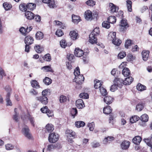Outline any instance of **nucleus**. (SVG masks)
Here are the masks:
<instances>
[{
  "mask_svg": "<svg viewBox=\"0 0 152 152\" xmlns=\"http://www.w3.org/2000/svg\"><path fill=\"white\" fill-rule=\"evenodd\" d=\"M120 78H115L114 80L115 83L114 84L111 86L110 88V90L112 92H114L117 89V87H121L122 86L120 82Z\"/></svg>",
  "mask_w": 152,
  "mask_h": 152,
  "instance_id": "1",
  "label": "nucleus"
},
{
  "mask_svg": "<svg viewBox=\"0 0 152 152\" xmlns=\"http://www.w3.org/2000/svg\"><path fill=\"white\" fill-rule=\"evenodd\" d=\"M59 137L58 134H50L48 140L50 142L55 143L58 141Z\"/></svg>",
  "mask_w": 152,
  "mask_h": 152,
  "instance_id": "2",
  "label": "nucleus"
},
{
  "mask_svg": "<svg viewBox=\"0 0 152 152\" xmlns=\"http://www.w3.org/2000/svg\"><path fill=\"white\" fill-rule=\"evenodd\" d=\"M120 25L121 26L120 31H121L126 30L127 28L129 27L127 20L125 19H123L121 20Z\"/></svg>",
  "mask_w": 152,
  "mask_h": 152,
  "instance_id": "3",
  "label": "nucleus"
},
{
  "mask_svg": "<svg viewBox=\"0 0 152 152\" xmlns=\"http://www.w3.org/2000/svg\"><path fill=\"white\" fill-rule=\"evenodd\" d=\"M120 82L122 84L123 83L125 85H127L130 84L133 80V78L131 77L126 78L124 80H123L122 79L120 78Z\"/></svg>",
  "mask_w": 152,
  "mask_h": 152,
  "instance_id": "4",
  "label": "nucleus"
},
{
  "mask_svg": "<svg viewBox=\"0 0 152 152\" xmlns=\"http://www.w3.org/2000/svg\"><path fill=\"white\" fill-rule=\"evenodd\" d=\"M41 112L43 113H47V115L48 117H51L53 115V112L50 111L47 106H45L41 109Z\"/></svg>",
  "mask_w": 152,
  "mask_h": 152,
  "instance_id": "5",
  "label": "nucleus"
},
{
  "mask_svg": "<svg viewBox=\"0 0 152 152\" xmlns=\"http://www.w3.org/2000/svg\"><path fill=\"white\" fill-rule=\"evenodd\" d=\"M84 79V78L83 75H80L75 77L74 79V81L76 83L77 85H80L83 83Z\"/></svg>",
  "mask_w": 152,
  "mask_h": 152,
  "instance_id": "6",
  "label": "nucleus"
},
{
  "mask_svg": "<svg viewBox=\"0 0 152 152\" xmlns=\"http://www.w3.org/2000/svg\"><path fill=\"white\" fill-rule=\"evenodd\" d=\"M36 99L42 103L44 104H46L48 102V98L45 96L37 97L36 98Z\"/></svg>",
  "mask_w": 152,
  "mask_h": 152,
  "instance_id": "7",
  "label": "nucleus"
},
{
  "mask_svg": "<svg viewBox=\"0 0 152 152\" xmlns=\"http://www.w3.org/2000/svg\"><path fill=\"white\" fill-rule=\"evenodd\" d=\"M85 18L87 20H91L93 19L92 13L90 10H87L85 12Z\"/></svg>",
  "mask_w": 152,
  "mask_h": 152,
  "instance_id": "8",
  "label": "nucleus"
},
{
  "mask_svg": "<svg viewBox=\"0 0 152 152\" xmlns=\"http://www.w3.org/2000/svg\"><path fill=\"white\" fill-rule=\"evenodd\" d=\"M130 144V142L128 141H124L121 145V148L123 150L127 149L129 148Z\"/></svg>",
  "mask_w": 152,
  "mask_h": 152,
  "instance_id": "9",
  "label": "nucleus"
},
{
  "mask_svg": "<svg viewBox=\"0 0 152 152\" xmlns=\"http://www.w3.org/2000/svg\"><path fill=\"white\" fill-rule=\"evenodd\" d=\"M75 56L77 57H80L84 54L83 51L79 48H76L74 51Z\"/></svg>",
  "mask_w": 152,
  "mask_h": 152,
  "instance_id": "10",
  "label": "nucleus"
},
{
  "mask_svg": "<svg viewBox=\"0 0 152 152\" xmlns=\"http://www.w3.org/2000/svg\"><path fill=\"white\" fill-rule=\"evenodd\" d=\"M76 106L79 109H82L85 107L83 101L82 99H79L76 101Z\"/></svg>",
  "mask_w": 152,
  "mask_h": 152,
  "instance_id": "11",
  "label": "nucleus"
},
{
  "mask_svg": "<svg viewBox=\"0 0 152 152\" xmlns=\"http://www.w3.org/2000/svg\"><path fill=\"white\" fill-rule=\"evenodd\" d=\"M69 35L70 38L72 40H75L78 37V33L75 31H70Z\"/></svg>",
  "mask_w": 152,
  "mask_h": 152,
  "instance_id": "12",
  "label": "nucleus"
},
{
  "mask_svg": "<svg viewBox=\"0 0 152 152\" xmlns=\"http://www.w3.org/2000/svg\"><path fill=\"white\" fill-rule=\"evenodd\" d=\"M33 38L30 36H26L24 39L25 43L26 44L31 45L33 43Z\"/></svg>",
  "mask_w": 152,
  "mask_h": 152,
  "instance_id": "13",
  "label": "nucleus"
},
{
  "mask_svg": "<svg viewBox=\"0 0 152 152\" xmlns=\"http://www.w3.org/2000/svg\"><path fill=\"white\" fill-rule=\"evenodd\" d=\"M89 42L92 44L96 43L97 39L96 36L90 34L89 36Z\"/></svg>",
  "mask_w": 152,
  "mask_h": 152,
  "instance_id": "14",
  "label": "nucleus"
},
{
  "mask_svg": "<svg viewBox=\"0 0 152 152\" xmlns=\"http://www.w3.org/2000/svg\"><path fill=\"white\" fill-rule=\"evenodd\" d=\"M149 51H143L142 53L143 59L144 61H146L149 57Z\"/></svg>",
  "mask_w": 152,
  "mask_h": 152,
  "instance_id": "15",
  "label": "nucleus"
},
{
  "mask_svg": "<svg viewBox=\"0 0 152 152\" xmlns=\"http://www.w3.org/2000/svg\"><path fill=\"white\" fill-rule=\"evenodd\" d=\"M25 16L27 19L29 20L32 19L34 18V14L29 11H27L25 12Z\"/></svg>",
  "mask_w": 152,
  "mask_h": 152,
  "instance_id": "16",
  "label": "nucleus"
},
{
  "mask_svg": "<svg viewBox=\"0 0 152 152\" xmlns=\"http://www.w3.org/2000/svg\"><path fill=\"white\" fill-rule=\"evenodd\" d=\"M109 6L111 12L113 13L116 12L118 10V7H116L113 3H110L109 4Z\"/></svg>",
  "mask_w": 152,
  "mask_h": 152,
  "instance_id": "17",
  "label": "nucleus"
},
{
  "mask_svg": "<svg viewBox=\"0 0 152 152\" xmlns=\"http://www.w3.org/2000/svg\"><path fill=\"white\" fill-rule=\"evenodd\" d=\"M116 33L115 32H110L108 36V39L112 42L116 38Z\"/></svg>",
  "mask_w": 152,
  "mask_h": 152,
  "instance_id": "18",
  "label": "nucleus"
},
{
  "mask_svg": "<svg viewBox=\"0 0 152 152\" xmlns=\"http://www.w3.org/2000/svg\"><path fill=\"white\" fill-rule=\"evenodd\" d=\"M113 98L110 96L105 97L104 99V102L107 104L111 103L113 101Z\"/></svg>",
  "mask_w": 152,
  "mask_h": 152,
  "instance_id": "19",
  "label": "nucleus"
},
{
  "mask_svg": "<svg viewBox=\"0 0 152 152\" xmlns=\"http://www.w3.org/2000/svg\"><path fill=\"white\" fill-rule=\"evenodd\" d=\"M72 22L76 24L80 22L81 20L79 16L74 15H72Z\"/></svg>",
  "mask_w": 152,
  "mask_h": 152,
  "instance_id": "20",
  "label": "nucleus"
},
{
  "mask_svg": "<svg viewBox=\"0 0 152 152\" xmlns=\"http://www.w3.org/2000/svg\"><path fill=\"white\" fill-rule=\"evenodd\" d=\"M94 87L95 89L100 88L102 87L101 86L102 85V82L101 81L96 80H94Z\"/></svg>",
  "mask_w": 152,
  "mask_h": 152,
  "instance_id": "21",
  "label": "nucleus"
},
{
  "mask_svg": "<svg viewBox=\"0 0 152 152\" xmlns=\"http://www.w3.org/2000/svg\"><path fill=\"white\" fill-rule=\"evenodd\" d=\"M142 139L139 136H136L133 139V142L136 145H138L141 141Z\"/></svg>",
  "mask_w": 152,
  "mask_h": 152,
  "instance_id": "22",
  "label": "nucleus"
},
{
  "mask_svg": "<svg viewBox=\"0 0 152 152\" xmlns=\"http://www.w3.org/2000/svg\"><path fill=\"white\" fill-rule=\"evenodd\" d=\"M103 111L104 113L106 114H108L111 112L112 110L110 106H107L106 107H104Z\"/></svg>",
  "mask_w": 152,
  "mask_h": 152,
  "instance_id": "23",
  "label": "nucleus"
},
{
  "mask_svg": "<svg viewBox=\"0 0 152 152\" xmlns=\"http://www.w3.org/2000/svg\"><path fill=\"white\" fill-rule=\"evenodd\" d=\"M45 128L47 131L50 133L52 132L54 129L53 126L50 124H48L46 125Z\"/></svg>",
  "mask_w": 152,
  "mask_h": 152,
  "instance_id": "24",
  "label": "nucleus"
},
{
  "mask_svg": "<svg viewBox=\"0 0 152 152\" xmlns=\"http://www.w3.org/2000/svg\"><path fill=\"white\" fill-rule=\"evenodd\" d=\"M114 137H113L108 136L104 139L103 143L104 144H107L109 142L114 140Z\"/></svg>",
  "mask_w": 152,
  "mask_h": 152,
  "instance_id": "25",
  "label": "nucleus"
},
{
  "mask_svg": "<svg viewBox=\"0 0 152 152\" xmlns=\"http://www.w3.org/2000/svg\"><path fill=\"white\" fill-rule=\"evenodd\" d=\"M31 83L32 86L33 88H38L40 87L38 83L36 80H31Z\"/></svg>",
  "mask_w": 152,
  "mask_h": 152,
  "instance_id": "26",
  "label": "nucleus"
},
{
  "mask_svg": "<svg viewBox=\"0 0 152 152\" xmlns=\"http://www.w3.org/2000/svg\"><path fill=\"white\" fill-rule=\"evenodd\" d=\"M148 115L146 114H144L142 115L140 118V119L141 121L144 122H147L148 120Z\"/></svg>",
  "mask_w": 152,
  "mask_h": 152,
  "instance_id": "27",
  "label": "nucleus"
},
{
  "mask_svg": "<svg viewBox=\"0 0 152 152\" xmlns=\"http://www.w3.org/2000/svg\"><path fill=\"white\" fill-rule=\"evenodd\" d=\"M122 74L124 76H128L130 74V72L127 68H124L122 70Z\"/></svg>",
  "mask_w": 152,
  "mask_h": 152,
  "instance_id": "28",
  "label": "nucleus"
},
{
  "mask_svg": "<svg viewBox=\"0 0 152 152\" xmlns=\"http://www.w3.org/2000/svg\"><path fill=\"white\" fill-rule=\"evenodd\" d=\"M67 137V140L71 143L72 141V139L75 138L74 134H66Z\"/></svg>",
  "mask_w": 152,
  "mask_h": 152,
  "instance_id": "29",
  "label": "nucleus"
},
{
  "mask_svg": "<svg viewBox=\"0 0 152 152\" xmlns=\"http://www.w3.org/2000/svg\"><path fill=\"white\" fill-rule=\"evenodd\" d=\"M140 119V117L137 115H134L132 116L130 118V121L131 123H134L136 122Z\"/></svg>",
  "mask_w": 152,
  "mask_h": 152,
  "instance_id": "30",
  "label": "nucleus"
},
{
  "mask_svg": "<svg viewBox=\"0 0 152 152\" xmlns=\"http://www.w3.org/2000/svg\"><path fill=\"white\" fill-rule=\"evenodd\" d=\"M85 123L81 121H77L75 122V125L77 128H80L83 127L85 125Z\"/></svg>",
  "mask_w": 152,
  "mask_h": 152,
  "instance_id": "31",
  "label": "nucleus"
},
{
  "mask_svg": "<svg viewBox=\"0 0 152 152\" xmlns=\"http://www.w3.org/2000/svg\"><path fill=\"white\" fill-rule=\"evenodd\" d=\"M3 6L6 10H9L12 7L11 4L7 2H4L3 4Z\"/></svg>",
  "mask_w": 152,
  "mask_h": 152,
  "instance_id": "32",
  "label": "nucleus"
},
{
  "mask_svg": "<svg viewBox=\"0 0 152 152\" xmlns=\"http://www.w3.org/2000/svg\"><path fill=\"white\" fill-rule=\"evenodd\" d=\"M34 49L36 52L38 53H40L43 50V48L38 45H36Z\"/></svg>",
  "mask_w": 152,
  "mask_h": 152,
  "instance_id": "33",
  "label": "nucleus"
},
{
  "mask_svg": "<svg viewBox=\"0 0 152 152\" xmlns=\"http://www.w3.org/2000/svg\"><path fill=\"white\" fill-rule=\"evenodd\" d=\"M36 38L37 39L41 40L43 38V34L41 31H38L36 34Z\"/></svg>",
  "mask_w": 152,
  "mask_h": 152,
  "instance_id": "34",
  "label": "nucleus"
},
{
  "mask_svg": "<svg viewBox=\"0 0 152 152\" xmlns=\"http://www.w3.org/2000/svg\"><path fill=\"white\" fill-rule=\"evenodd\" d=\"M126 6L128 9V11L129 12H131L132 11V2L129 0H127L126 1Z\"/></svg>",
  "mask_w": 152,
  "mask_h": 152,
  "instance_id": "35",
  "label": "nucleus"
},
{
  "mask_svg": "<svg viewBox=\"0 0 152 152\" xmlns=\"http://www.w3.org/2000/svg\"><path fill=\"white\" fill-rule=\"evenodd\" d=\"M137 88L139 91H142L146 89V87L144 85L138 83L137 86Z\"/></svg>",
  "mask_w": 152,
  "mask_h": 152,
  "instance_id": "36",
  "label": "nucleus"
},
{
  "mask_svg": "<svg viewBox=\"0 0 152 152\" xmlns=\"http://www.w3.org/2000/svg\"><path fill=\"white\" fill-rule=\"evenodd\" d=\"M42 70H43V71L45 72H53V71L51 67L49 66H44L42 67L41 68V69Z\"/></svg>",
  "mask_w": 152,
  "mask_h": 152,
  "instance_id": "37",
  "label": "nucleus"
},
{
  "mask_svg": "<svg viewBox=\"0 0 152 152\" xmlns=\"http://www.w3.org/2000/svg\"><path fill=\"white\" fill-rule=\"evenodd\" d=\"M14 145L11 143H7L5 145V148L6 150L10 151L12 150L14 148Z\"/></svg>",
  "mask_w": 152,
  "mask_h": 152,
  "instance_id": "38",
  "label": "nucleus"
},
{
  "mask_svg": "<svg viewBox=\"0 0 152 152\" xmlns=\"http://www.w3.org/2000/svg\"><path fill=\"white\" fill-rule=\"evenodd\" d=\"M122 41L121 40L115 38V39L112 42V43L116 46H119L121 43Z\"/></svg>",
  "mask_w": 152,
  "mask_h": 152,
  "instance_id": "39",
  "label": "nucleus"
},
{
  "mask_svg": "<svg viewBox=\"0 0 152 152\" xmlns=\"http://www.w3.org/2000/svg\"><path fill=\"white\" fill-rule=\"evenodd\" d=\"M36 7V4L32 3H29L26 5L27 8L30 10H33Z\"/></svg>",
  "mask_w": 152,
  "mask_h": 152,
  "instance_id": "40",
  "label": "nucleus"
},
{
  "mask_svg": "<svg viewBox=\"0 0 152 152\" xmlns=\"http://www.w3.org/2000/svg\"><path fill=\"white\" fill-rule=\"evenodd\" d=\"M116 18L114 16H110L108 18L107 20L110 23H115L116 21Z\"/></svg>",
  "mask_w": 152,
  "mask_h": 152,
  "instance_id": "41",
  "label": "nucleus"
},
{
  "mask_svg": "<svg viewBox=\"0 0 152 152\" xmlns=\"http://www.w3.org/2000/svg\"><path fill=\"white\" fill-rule=\"evenodd\" d=\"M99 91L101 94L103 96H105L107 94V91L102 87L100 88Z\"/></svg>",
  "mask_w": 152,
  "mask_h": 152,
  "instance_id": "42",
  "label": "nucleus"
},
{
  "mask_svg": "<svg viewBox=\"0 0 152 152\" xmlns=\"http://www.w3.org/2000/svg\"><path fill=\"white\" fill-rule=\"evenodd\" d=\"M102 26L106 28H109L110 27V23L107 21H104L102 24Z\"/></svg>",
  "mask_w": 152,
  "mask_h": 152,
  "instance_id": "43",
  "label": "nucleus"
},
{
  "mask_svg": "<svg viewBox=\"0 0 152 152\" xmlns=\"http://www.w3.org/2000/svg\"><path fill=\"white\" fill-rule=\"evenodd\" d=\"M99 32L100 31L99 28L96 27L94 29L93 31L91 34L97 36L99 34Z\"/></svg>",
  "mask_w": 152,
  "mask_h": 152,
  "instance_id": "44",
  "label": "nucleus"
},
{
  "mask_svg": "<svg viewBox=\"0 0 152 152\" xmlns=\"http://www.w3.org/2000/svg\"><path fill=\"white\" fill-rule=\"evenodd\" d=\"M126 56V53L125 52L122 51L118 53V58L121 59L125 57Z\"/></svg>",
  "mask_w": 152,
  "mask_h": 152,
  "instance_id": "45",
  "label": "nucleus"
},
{
  "mask_svg": "<svg viewBox=\"0 0 152 152\" xmlns=\"http://www.w3.org/2000/svg\"><path fill=\"white\" fill-rule=\"evenodd\" d=\"M43 82L45 84L49 85L52 83V80L48 77H46L43 80Z\"/></svg>",
  "mask_w": 152,
  "mask_h": 152,
  "instance_id": "46",
  "label": "nucleus"
},
{
  "mask_svg": "<svg viewBox=\"0 0 152 152\" xmlns=\"http://www.w3.org/2000/svg\"><path fill=\"white\" fill-rule=\"evenodd\" d=\"M87 126L90 131H92L93 130L95 127V124L93 122L89 123Z\"/></svg>",
  "mask_w": 152,
  "mask_h": 152,
  "instance_id": "47",
  "label": "nucleus"
},
{
  "mask_svg": "<svg viewBox=\"0 0 152 152\" xmlns=\"http://www.w3.org/2000/svg\"><path fill=\"white\" fill-rule=\"evenodd\" d=\"M67 43L65 40L63 39L60 41V45L63 48H65L67 46Z\"/></svg>",
  "mask_w": 152,
  "mask_h": 152,
  "instance_id": "48",
  "label": "nucleus"
},
{
  "mask_svg": "<svg viewBox=\"0 0 152 152\" xmlns=\"http://www.w3.org/2000/svg\"><path fill=\"white\" fill-rule=\"evenodd\" d=\"M19 9L22 11H25L27 10L26 5L25 4H21L19 6Z\"/></svg>",
  "mask_w": 152,
  "mask_h": 152,
  "instance_id": "49",
  "label": "nucleus"
},
{
  "mask_svg": "<svg viewBox=\"0 0 152 152\" xmlns=\"http://www.w3.org/2000/svg\"><path fill=\"white\" fill-rule=\"evenodd\" d=\"M86 3L87 5L93 7L95 4L96 2L93 0H88Z\"/></svg>",
  "mask_w": 152,
  "mask_h": 152,
  "instance_id": "50",
  "label": "nucleus"
},
{
  "mask_svg": "<svg viewBox=\"0 0 152 152\" xmlns=\"http://www.w3.org/2000/svg\"><path fill=\"white\" fill-rule=\"evenodd\" d=\"M80 98L84 99H87L88 98V95L86 93H81L79 94Z\"/></svg>",
  "mask_w": 152,
  "mask_h": 152,
  "instance_id": "51",
  "label": "nucleus"
},
{
  "mask_svg": "<svg viewBox=\"0 0 152 152\" xmlns=\"http://www.w3.org/2000/svg\"><path fill=\"white\" fill-rule=\"evenodd\" d=\"M43 58L45 61H50L51 59L50 55L49 54H46Z\"/></svg>",
  "mask_w": 152,
  "mask_h": 152,
  "instance_id": "52",
  "label": "nucleus"
},
{
  "mask_svg": "<svg viewBox=\"0 0 152 152\" xmlns=\"http://www.w3.org/2000/svg\"><path fill=\"white\" fill-rule=\"evenodd\" d=\"M144 107V105L142 104H138L136 106V109L138 111H141Z\"/></svg>",
  "mask_w": 152,
  "mask_h": 152,
  "instance_id": "53",
  "label": "nucleus"
},
{
  "mask_svg": "<svg viewBox=\"0 0 152 152\" xmlns=\"http://www.w3.org/2000/svg\"><path fill=\"white\" fill-rule=\"evenodd\" d=\"M80 69L78 67H77L74 70V75L75 77L80 75Z\"/></svg>",
  "mask_w": 152,
  "mask_h": 152,
  "instance_id": "54",
  "label": "nucleus"
},
{
  "mask_svg": "<svg viewBox=\"0 0 152 152\" xmlns=\"http://www.w3.org/2000/svg\"><path fill=\"white\" fill-rule=\"evenodd\" d=\"M67 100V98L65 96L61 95L60 97L59 101L60 103H64Z\"/></svg>",
  "mask_w": 152,
  "mask_h": 152,
  "instance_id": "55",
  "label": "nucleus"
},
{
  "mask_svg": "<svg viewBox=\"0 0 152 152\" xmlns=\"http://www.w3.org/2000/svg\"><path fill=\"white\" fill-rule=\"evenodd\" d=\"M132 44V41L130 39H127L126 41L125 44V47L128 48Z\"/></svg>",
  "mask_w": 152,
  "mask_h": 152,
  "instance_id": "56",
  "label": "nucleus"
},
{
  "mask_svg": "<svg viewBox=\"0 0 152 152\" xmlns=\"http://www.w3.org/2000/svg\"><path fill=\"white\" fill-rule=\"evenodd\" d=\"M54 146H55L53 144L48 145V147L47 148V151H53L54 149H55Z\"/></svg>",
  "mask_w": 152,
  "mask_h": 152,
  "instance_id": "57",
  "label": "nucleus"
},
{
  "mask_svg": "<svg viewBox=\"0 0 152 152\" xmlns=\"http://www.w3.org/2000/svg\"><path fill=\"white\" fill-rule=\"evenodd\" d=\"M48 6L50 8H54L56 7V5L55 4L54 1H50L48 4Z\"/></svg>",
  "mask_w": 152,
  "mask_h": 152,
  "instance_id": "58",
  "label": "nucleus"
},
{
  "mask_svg": "<svg viewBox=\"0 0 152 152\" xmlns=\"http://www.w3.org/2000/svg\"><path fill=\"white\" fill-rule=\"evenodd\" d=\"M24 136L27 139L29 140H33V137L31 134H23Z\"/></svg>",
  "mask_w": 152,
  "mask_h": 152,
  "instance_id": "59",
  "label": "nucleus"
},
{
  "mask_svg": "<svg viewBox=\"0 0 152 152\" xmlns=\"http://www.w3.org/2000/svg\"><path fill=\"white\" fill-rule=\"evenodd\" d=\"M56 34L59 37L62 36L64 34V33L61 30H58L56 32Z\"/></svg>",
  "mask_w": 152,
  "mask_h": 152,
  "instance_id": "60",
  "label": "nucleus"
},
{
  "mask_svg": "<svg viewBox=\"0 0 152 152\" xmlns=\"http://www.w3.org/2000/svg\"><path fill=\"white\" fill-rule=\"evenodd\" d=\"M144 141L147 145L149 146L152 144V142L151 141L150 139H145Z\"/></svg>",
  "mask_w": 152,
  "mask_h": 152,
  "instance_id": "61",
  "label": "nucleus"
},
{
  "mask_svg": "<svg viewBox=\"0 0 152 152\" xmlns=\"http://www.w3.org/2000/svg\"><path fill=\"white\" fill-rule=\"evenodd\" d=\"M22 131V132L24 133H28L29 132V129L28 127L26 126L23 128Z\"/></svg>",
  "mask_w": 152,
  "mask_h": 152,
  "instance_id": "62",
  "label": "nucleus"
},
{
  "mask_svg": "<svg viewBox=\"0 0 152 152\" xmlns=\"http://www.w3.org/2000/svg\"><path fill=\"white\" fill-rule=\"evenodd\" d=\"M26 30V29L25 28L23 27H22L20 28L19 31L22 34L25 35L27 34Z\"/></svg>",
  "mask_w": 152,
  "mask_h": 152,
  "instance_id": "63",
  "label": "nucleus"
},
{
  "mask_svg": "<svg viewBox=\"0 0 152 152\" xmlns=\"http://www.w3.org/2000/svg\"><path fill=\"white\" fill-rule=\"evenodd\" d=\"M117 71V70L116 69H113L111 71V74L115 77H117L118 76V73H116Z\"/></svg>",
  "mask_w": 152,
  "mask_h": 152,
  "instance_id": "64",
  "label": "nucleus"
}]
</instances>
